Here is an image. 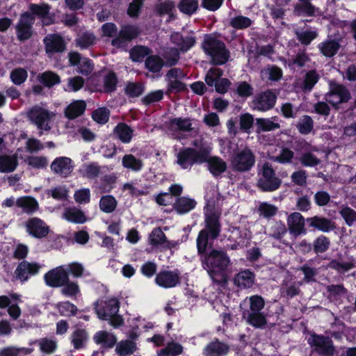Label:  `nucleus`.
Returning a JSON list of instances; mask_svg holds the SVG:
<instances>
[{
    "instance_id": "obj_1",
    "label": "nucleus",
    "mask_w": 356,
    "mask_h": 356,
    "mask_svg": "<svg viewBox=\"0 0 356 356\" xmlns=\"http://www.w3.org/2000/svg\"><path fill=\"white\" fill-rule=\"evenodd\" d=\"M230 259L227 254L218 250H212L202 259V266L211 279L216 282H225L227 280V268Z\"/></svg>"
},
{
    "instance_id": "obj_2",
    "label": "nucleus",
    "mask_w": 356,
    "mask_h": 356,
    "mask_svg": "<svg viewBox=\"0 0 356 356\" xmlns=\"http://www.w3.org/2000/svg\"><path fill=\"white\" fill-rule=\"evenodd\" d=\"M205 197L207 201L205 207V223L207 230H202L197 238V248L200 253L204 252L206 250L208 242L207 232H209L210 233L212 238H216L218 236L220 232V225L218 222L219 213L216 211L215 202L208 194Z\"/></svg>"
},
{
    "instance_id": "obj_3",
    "label": "nucleus",
    "mask_w": 356,
    "mask_h": 356,
    "mask_svg": "<svg viewBox=\"0 0 356 356\" xmlns=\"http://www.w3.org/2000/svg\"><path fill=\"white\" fill-rule=\"evenodd\" d=\"M193 145L196 149L186 148L179 151L177 155V163L183 169L190 168L195 163L206 162L211 152L209 145L202 143L199 145L197 141L193 142Z\"/></svg>"
},
{
    "instance_id": "obj_4",
    "label": "nucleus",
    "mask_w": 356,
    "mask_h": 356,
    "mask_svg": "<svg viewBox=\"0 0 356 356\" xmlns=\"http://www.w3.org/2000/svg\"><path fill=\"white\" fill-rule=\"evenodd\" d=\"M95 310L99 319L108 321L112 326L117 327L122 324V318L118 314L119 302L116 298L98 301Z\"/></svg>"
},
{
    "instance_id": "obj_5",
    "label": "nucleus",
    "mask_w": 356,
    "mask_h": 356,
    "mask_svg": "<svg viewBox=\"0 0 356 356\" xmlns=\"http://www.w3.org/2000/svg\"><path fill=\"white\" fill-rule=\"evenodd\" d=\"M204 51L209 55L213 63L222 65L228 60V52L225 44L211 36H207L202 44Z\"/></svg>"
},
{
    "instance_id": "obj_6",
    "label": "nucleus",
    "mask_w": 356,
    "mask_h": 356,
    "mask_svg": "<svg viewBox=\"0 0 356 356\" xmlns=\"http://www.w3.org/2000/svg\"><path fill=\"white\" fill-rule=\"evenodd\" d=\"M258 176L257 186L261 191L272 192L280 188L282 181L269 163L262 165Z\"/></svg>"
},
{
    "instance_id": "obj_7",
    "label": "nucleus",
    "mask_w": 356,
    "mask_h": 356,
    "mask_svg": "<svg viewBox=\"0 0 356 356\" xmlns=\"http://www.w3.org/2000/svg\"><path fill=\"white\" fill-rule=\"evenodd\" d=\"M55 113L40 106H35L28 113L29 120L40 131H49L51 128Z\"/></svg>"
},
{
    "instance_id": "obj_8",
    "label": "nucleus",
    "mask_w": 356,
    "mask_h": 356,
    "mask_svg": "<svg viewBox=\"0 0 356 356\" xmlns=\"http://www.w3.org/2000/svg\"><path fill=\"white\" fill-rule=\"evenodd\" d=\"M170 40L178 47L177 49H171L169 52L165 54L167 63L170 66H172L175 65L179 60V54L178 49L181 51H186L194 45L195 40L192 36L184 39L179 33H172L170 36Z\"/></svg>"
},
{
    "instance_id": "obj_9",
    "label": "nucleus",
    "mask_w": 356,
    "mask_h": 356,
    "mask_svg": "<svg viewBox=\"0 0 356 356\" xmlns=\"http://www.w3.org/2000/svg\"><path fill=\"white\" fill-rule=\"evenodd\" d=\"M254 156L248 148L236 152L231 161L232 168L239 172L250 170L254 165Z\"/></svg>"
},
{
    "instance_id": "obj_10",
    "label": "nucleus",
    "mask_w": 356,
    "mask_h": 356,
    "mask_svg": "<svg viewBox=\"0 0 356 356\" xmlns=\"http://www.w3.org/2000/svg\"><path fill=\"white\" fill-rule=\"evenodd\" d=\"M308 343L313 350L325 356H332L334 353L332 341L327 337L312 334L308 339Z\"/></svg>"
},
{
    "instance_id": "obj_11",
    "label": "nucleus",
    "mask_w": 356,
    "mask_h": 356,
    "mask_svg": "<svg viewBox=\"0 0 356 356\" xmlns=\"http://www.w3.org/2000/svg\"><path fill=\"white\" fill-rule=\"evenodd\" d=\"M350 98L348 90L343 86L330 83V92L326 95L325 99L333 106L346 102Z\"/></svg>"
},
{
    "instance_id": "obj_12",
    "label": "nucleus",
    "mask_w": 356,
    "mask_h": 356,
    "mask_svg": "<svg viewBox=\"0 0 356 356\" xmlns=\"http://www.w3.org/2000/svg\"><path fill=\"white\" fill-rule=\"evenodd\" d=\"M46 284L52 287L62 286L69 280V275L64 266H58L44 275Z\"/></svg>"
},
{
    "instance_id": "obj_13",
    "label": "nucleus",
    "mask_w": 356,
    "mask_h": 356,
    "mask_svg": "<svg viewBox=\"0 0 356 356\" xmlns=\"http://www.w3.org/2000/svg\"><path fill=\"white\" fill-rule=\"evenodd\" d=\"M68 57L70 65L77 67V72L88 75L92 71L93 65L90 59L81 57L77 52H70Z\"/></svg>"
},
{
    "instance_id": "obj_14",
    "label": "nucleus",
    "mask_w": 356,
    "mask_h": 356,
    "mask_svg": "<svg viewBox=\"0 0 356 356\" xmlns=\"http://www.w3.org/2000/svg\"><path fill=\"white\" fill-rule=\"evenodd\" d=\"M27 232L36 238H42L49 233V227L40 218H32L26 222Z\"/></svg>"
},
{
    "instance_id": "obj_15",
    "label": "nucleus",
    "mask_w": 356,
    "mask_h": 356,
    "mask_svg": "<svg viewBox=\"0 0 356 356\" xmlns=\"http://www.w3.org/2000/svg\"><path fill=\"white\" fill-rule=\"evenodd\" d=\"M155 282L160 287L172 288L179 282V275L175 271L162 270L156 275Z\"/></svg>"
},
{
    "instance_id": "obj_16",
    "label": "nucleus",
    "mask_w": 356,
    "mask_h": 356,
    "mask_svg": "<svg viewBox=\"0 0 356 356\" xmlns=\"http://www.w3.org/2000/svg\"><path fill=\"white\" fill-rule=\"evenodd\" d=\"M51 169L54 173L66 177L73 170L72 160L65 156L58 157L52 162Z\"/></svg>"
},
{
    "instance_id": "obj_17",
    "label": "nucleus",
    "mask_w": 356,
    "mask_h": 356,
    "mask_svg": "<svg viewBox=\"0 0 356 356\" xmlns=\"http://www.w3.org/2000/svg\"><path fill=\"white\" fill-rule=\"evenodd\" d=\"M276 96L271 91H266L258 95L253 101V108L261 111L271 108L275 103Z\"/></svg>"
},
{
    "instance_id": "obj_18",
    "label": "nucleus",
    "mask_w": 356,
    "mask_h": 356,
    "mask_svg": "<svg viewBox=\"0 0 356 356\" xmlns=\"http://www.w3.org/2000/svg\"><path fill=\"white\" fill-rule=\"evenodd\" d=\"M34 18L31 14L24 13L21 16L19 22L17 26L18 38L24 40L30 38L31 35V25Z\"/></svg>"
},
{
    "instance_id": "obj_19",
    "label": "nucleus",
    "mask_w": 356,
    "mask_h": 356,
    "mask_svg": "<svg viewBox=\"0 0 356 356\" xmlns=\"http://www.w3.org/2000/svg\"><path fill=\"white\" fill-rule=\"evenodd\" d=\"M139 34V29L136 26H123L120 31L119 37L112 40V44L117 47L122 46L124 40H131Z\"/></svg>"
},
{
    "instance_id": "obj_20",
    "label": "nucleus",
    "mask_w": 356,
    "mask_h": 356,
    "mask_svg": "<svg viewBox=\"0 0 356 356\" xmlns=\"http://www.w3.org/2000/svg\"><path fill=\"white\" fill-rule=\"evenodd\" d=\"M227 345L219 341H214L207 344L203 349L204 356H224L229 351Z\"/></svg>"
},
{
    "instance_id": "obj_21",
    "label": "nucleus",
    "mask_w": 356,
    "mask_h": 356,
    "mask_svg": "<svg viewBox=\"0 0 356 356\" xmlns=\"http://www.w3.org/2000/svg\"><path fill=\"white\" fill-rule=\"evenodd\" d=\"M255 282V276L249 270H244L239 272L234 278L235 285L241 289H248L252 287Z\"/></svg>"
},
{
    "instance_id": "obj_22",
    "label": "nucleus",
    "mask_w": 356,
    "mask_h": 356,
    "mask_svg": "<svg viewBox=\"0 0 356 356\" xmlns=\"http://www.w3.org/2000/svg\"><path fill=\"white\" fill-rule=\"evenodd\" d=\"M191 120L188 118H175L168 123V131L176 138L179 137L177 134L178 131H189L191 129Z\"/></svg>"
},
{
    "instance_id": "obj_23",
    "label": "nucleus",
    "mask_w": 356,
    "mask_h": 356,
    "mask_svg": "<svg viewBox=\"0 0 356 356\" xmlns=\"http://www.w3.org/2000/svg\"><path fill=\"white\" fill-rule=\"evenodd\" d=\"M311 227L323 232H329L335 229V224L331 220L325 218L314 216L307 219Z\"/></svg>"
},
{
    "instance_id": "obj_24",
    "label": "nucleus",
    "mask_w": 356,
    "mask_h": 356,
    "mask_svg": "<svg viewBox=\"0 0 356 356\" xmlns=\"http://www.w3.org/2000/svg\"><path fill=\"white\" fill-rule=\"evenodd\" d=\"M88 338L89 335L86 330L81 328L75 329L70 337L71 344L75 349L85 348Z\"/></svg>"
},
{
    "instance_id": "obj_25",
    "label": "nucleus",
    "mask_w": 356,
    "mask_h": 356,
    "mask_svg": "<svg viewBox=\"0 0 356 356\" xmlns=\"http://www.w3.org/2000/svg\"><path fill=\"white\" fill-rule=\"evenodd\" d=\"M229 241H234V244L228 245L232 250H236L246 246L248 243V237L245 231L242 232L238 228L234 227L229 237Z\"/></svg>"
},
{
    "instance_id": "obj_26",
    "label": "nucleus",
    "mask_w": 356,
    "mask_h": 356,
    "mask_svg": "<svg viewBox=\"0 0 356 356\" xmlns=\"http://www.w3.org/2000/svg\"><path fill=\"white\" fill-rule=\"evenodd\" d=\"M39 269L40 266L37 264L22 262L17 268V277L22 282L26 281L29 275L36 274Z\"/></svg>"
},
{
    "instance_id": "obj_27",
    "label": "nucleus",
    "mask_w": 356,
    "mask_h": 356,
    "mask_svg": "<svg viewBox=\"0 0 356 356\" xmlns=\"http://www.w3.org/2000/svg\"><path fill=\"white\" fill-rule=\"evenodd\" d=\"M44 41L47 53L59 52L65 49L63 40L58 35H49L44 38Z\"/></svg>"
},
{
    "instance_id": "obj_28",
    "label": "nucleus",
    "mask_w": 356,
    "mask_h": 356,
    "mask_svg": "<svg viewBox=\"0 0 356 356\" xmlns=\"http://www.w3.org/2000/svg\"><path fill=\"white\" fill-rule=\"evenodd\" d=\"M63 218L76 224H83L87 221L84 213L76 207L66 208L63 213Z\"/></svg>"
},
{
    "instance_id": "obj_29",
    "label": "nucleus",
    "mask_w": 356,
    "mask_h": 356,
    "mask_svg": "<svg viewBox=\"0 0 356 356\" xmlns=\"http://www.w3.org/2000/svg\"><path fill=\"white\" fill-rule=\"evenodd\" d=\"M291 232L296 235L301 234L304 229L305 220L303 216L298 212L291 213L287 220Z\"/></svg>"
},
{
    "instance_id": "obj_30",
    "label": "nucleus",
    "mask_w": 356,
    "mask_h": 356,
    "mask_svg": "<svg viewBox=\"0 0 356 356\" xmlns=\"http://www.w3.org/2000/svg\"><path fill=\"white\" fill-rule=\"evenodd\" d=\"M19 149L12 156L2 155L0 156V172H10L14 171L17 165V158Z\"/></svg>"
},
{
    "instance_id": "obj_31",
    "label": "nucleus",
    "mask_w": 356,
    "mask_h": 356,
    "mask_svg": "<svg viewBox=\"0 0 356 356\" xmlns=\"http://www.w3.org/2000/svg\"><path fill=\"white\" fill-rule=\"evenodd\" d=\"M94 341L104 348H111L116 343L117 339L114 334L106 331H99L93 336Z\"/></svg>"
},
{
    "instance_id": "obj_32",
    "label": "nucleus",
    "mask_w": 356,
    "mask_h": 356,
    "mask_svg": "<svg viewBox=\"0 0 356 356\" xmlns=\"http://www.w3.org/2000/svg\"><path fill=\"white\" fill-rule=\"evenodd\" d=\"M206 161L208 163L210 172L214 176L220 175L227 169V163L221 158L217 156L210 157L209 154Z\"/></svg>"
},
{
    "instance_id": "obj_33",
    "label": "nucleus",
    "mask_w": 356,
    "mask_h": 356,
    "mask_svg": "<svg viewBox=\"0 0 356 356\" xmlns=\"http://www.w3.org/2000/svg\"><path fill=\"white\" fill-rule=\"evenodd\" d=\"M86 106V104L83 100L74 101L66 108L65 115L70 119H74L83 113Z\"/></svg>"
},
{
    "instance_id": "obj_34",
    "label": "nucleus",
    "mask_w": 356,
    "mask_h": 356,
    "mask_svg": "<svg viewBox=\"0 0 356 356\" xmlns=\"http://www.w3.org/2000/svg\"><path fill=\"white\" fill-rule=\"evenodd\" d=\"M16 205L22 208L26 213H30L36 211L38 209V203L33 197L26 196L18 198Z\"/></svg>"
},
{
    "instance_id": "obj_35",
    "label": "nucleus",
    "mask_w": 356,
    "mask_h": 356,
    "mask_svg": "<svg viewBox=\"0 0 356 356\" xmlns=\"http://www.w3.org/2000/svg\"><path fill=\"white\" fill-rule=\"evenodd\" d=\"M256 124L259 131H270L280 128V123L277 117L271 118H257Z\"/></svg>"
},
{
    "instance_id": "obj_36",
    "label": "nucleus",
    "mask_w": 356,
    "mask_h": 356,
    "mask_svg": "<svg viewBox=\"0 0 356 356\" xmlns=\"http://www.w3.org/2000/svg\"><path fill=\"white\" fill-rule=\"evenodd\" d=\"M195 205L196 202L193 199L181 197L177 199L175 204V209L177 213L184 214L193 209Z\"/></svg>"
},
{
    "instance_id": "obj_37",
    "label": "nucleus",
    "mask_w": 356,
    "mask_h": 356,
    "mask_svg": "<svg viewBox=\"0 0 356 356\" xmlns=\"http://www.w3.org/2000/svg\"><path fill=\"white\" fill-rule=\"evenodd\" d=\"M122 164L124 168L134 172L140 171L143 166V161L132 154H126L122 159Z\"/></svg>"
},
{
    "instance_id": "obj_38",
    "label": "nucleus",
    "mask_w": 356,
    "mask_h": 356,
    "mask_svg": "<svg viewBox=\"0 0 356 356\" xmlns=\"http://www.w3.org/2000/svg\"><path fill=\"white\" fill-rule=\"evenodd\" d=\"M339 43L334 40H327L318 44L321 52L327 57L333 56L338 51Z\"/></svg>"
},
{
    "instance_id": "obj_39",
    "label": "nucleus",
    "mask_w": 356,
    "mask_h": 356,
    "mask_svg": "<svg viewBox=\"0 0 356 356\" xmlns=\"http://www.w3.org/2000/svg\"><path fill=\"white\" fill-rule=\"evenodd\" d=\"M136 350V343L131 340L120 341L115 348V351L120 356H127L133 354Z\"/></svg>"
},
{
    "instance_id": "obj_40",
    "label": "nucleus",
    "mask_w": 356,
    "mask_h": 356,
    "mask_svg": "<svg viewBox=\"0 0 356 356\" xmlns=\"http://www.w3.org/2000/svg\"><path fill=\"white\" fill-rule=\"evenodd\" d=\"M198 6L197 0H180L177 7L181 13L191 15L197 11Z\"/></svg>"
},
{
    "instance_id": "obj_41",
    "label": "nucleus",
    "mask_w": 356,
    "mask_h": 356,
    "mask_svg": "<svg viewBox=\"0 0 356 356\" xmlns=\"http://www.w3.org/2000/svg\"><path fill=\"white\" fill-rule=\"evenodd\" d=\"M294 12L298 15L312 16L319 13V9L314 6L310 2H302L295 6Z\"/></svg>"
},
{
    "instance_id": "obj_42",
    "label": "nucleus",
    "mask_w": 356,
    "mask_h": 356,
    "mask_svg": "<svg viewBox=\"0 0 356 356\" xmlns=\"http://www.w3.org/2000/svg\"><path fill=\"white\" fill-rule=\"evenodd\" d=\"M30 9L33 14L42 19L44 24H48L50 23L51 19L47 17L49 11V6L47 4H32L30 6Z\"/></svg>"
},
{
    "instance_id": "obj_43",
    "label": "nucleus",
    "mask_w": 356,
    "mask_h": 356,
    "mask_svg": "<svg viewBox=\"0 0 356 356\" xmlns=\"http://www.w3.org/2000/svg\"><path fill=\"white\" fill-rule=\"evenodd\" d=\"M38 343L42 352L47 354L52 353L55 351L57 347V343L55 340L44 338L37 341H32L30 343L31 346L34 343Z\"/></svg>"
},
{
    "instance_id": "obj_44",
    "label": "nucleus",
    "mask_w": 356,
    "mask_h": 356,
    "mask_svg": "<svg viewBox=\"0 0 356 356\" xmlns=\"http://www.w3.org/2000/svg\"><path fill=\"white\" fill-rule=\"evenodd\" d=\"M96 38L91 33H85L76 39V46L81 49H87L95 43Z\"/></svg>"
},
{
    "instance_id": "obj_45",
    "label": "nucleus",
    "mask_w": 356,
    "mask_h": 356,
    "mask_svg": "<svg viewBox=\"0 0 356 356\" xmlns=\"http://www.w3.org/2000/svg\"><path fill=\"white\" fill-rule=\"evenodd\" d=\"M34 348L31 345L28 348L11 346L4 348L3 353L7 356H25L31 354Z\"/></svg>"
},
{
    "instance_id": "obj_46",
    "label": "nucleus",
    "mask_w": 356,
    "mask_h": 356,
    "mask_svg": "<svg viewBox=\"0 0 356 356\" xmlns=\"http://www.w3.org/2000/svg\"><path fill=\"white\" fill-rule=\"evenodd\" d=\"M247 322L255 327H262L266 324V316L261 312L249 313Z\"/></svg>"
},
{
    "instance_id": "obj_47",
    "label": "nucleus",
    "mask_w": 356,
    "mask_h": 356,
    "mask_svg": "<svg viewBox=\"0 0 356 356\" xmlns=\"http://www.w3.org/2000/svg\"><path fill=\"white\" fill-rule=\"evenodd\" d=\"M117 206V201L111 195H105L102 197L99 202V207L101 210L105 213H111Z\"/></svg>"
},
{
    "instance_id": "obj_48",
    "label": "nucleus",
    "mask_w": 356,
    "mask_h": 356,
    "mask_svg": "<svg viewBox=\"0 0 356 356\" xmlns=\"http://www.w3.org/2000/svg\"><path fill=\"white\" fill-rule=\"evenodd\" d=\"M115 134L123 143H129L132 138V130L124 124H119L115 129Z\"/></svg>"
},
{
    "instance_id": "obj_49",
    "label": "nucleus",
    "mask_w": 356,
    "mask_h": 356,
    "mask_svg": "<svg viewBox=\"0 0 356 356\" xmlns=\"http://www.w3.org/2000/svg\"><path fill=\"white\" fill-rule=\"evenodd\" d=\"M165 240V236L160 228L154 229L148 236L149 243L152 246L161 245Z\"/></svg>"
},
{
    "instance_id": "obj_50",
    "label": "nucleus",
    "mask_w": 356,
    "mask_h": 356,
    "mask_svg": "<svg viewBox=\"0 0 356 356\" xmlns=\"http://www.w3.org/2000/svg\"><path fill=\"white\" fill-rule=\"evenodd\" d=\"M60 315L64 316H71L75 315L77 312V307L69 301L59 302L56 305Z\"/></svg>"
},
{
    "instance_id": "obj_51",
    "label": "nucleus",
    "mask_w": 356,
    "mask_h": 356,
    "mask_svg": "<svg viewBox=\"0 0 356 356\" xmlns=\"http://www.w3.org/2000/svg\"><path fill=\"white\" fill-rule=\"evenodd\" d=\"M339 213L347 225H356V211L355 210L348 207H342Z\"/></svg>"
},
{
    "instance_id": "obj_52",
    "label": "nucleus",
    "mask_w": 356,
    "mask_h": 356,
    "mask_svg": "<svg viewBox=\"0 0 356 356\" xmlns=\"http://www.w3.org/2000/svg\"><path fill=\"white\" fill-rule=\"evenodd\" d=\"M38 79L47 87H51L60 82L59 76L51 72H46L41 74L38 76Z\"/></svg>"
},
{
    "instance_id": "obj_53",
    "label": "nucleus",
    "mask_w": 356,
    "mask_h": 356,
    "mask_svg": "<svg viewBox=\"0 0 356 356\" xmlns=\"http://www.w3.org/2000/svg\"><path fill=\"white\" fill-rule=\"evenodd\" d=\"M28 73L27 71L21 67L16 68L10 72V79L12 82L15 85H21L27 79Z\"/></svg>"
},
{
    "instance_id": "obj_54",
    "label": "nucleus",
    "mask_w": 356,
    "mask_h": 356,
    "mask_svg": "<svg viewBox=\"0 0 356 356\" xmlns=\"http://www.w3.org/2000/svg\"><path fill=\"white\" fill-rule=\"evenodd\" d=\"M182 350L183 348L179 343H170L168 344L165 348L161 349L159 355V356H175L181 354Z\"/></svg>"
},
{
    "instance_id": "obj_55",
    "label": "nucleus",
    "mask_w": 356,
    "mask_h": 356,
    "mask_svg": "<svg viewBox=\"0 0 356 356\" xmlns=\"http://www.w3.org/2000/svg\"><path fill=\"white\" fill-rule=\"evenodd\" d=\"M222 75V71L220 69L216 67L211 68L208 71L205 76V81L209 86H213L221 79Z\"/></svg>"
},
{
    "instance_id": "obj_56",
    "label": "nucleus",
    "mask_w": 356,
    "mask_h": 356,
    "mask_svg": "<svg viewBox=\"0 0 356 356\" xmlns=\"http://www.w3.org/2000/svg\"><path fill=\"white\" fill-rule=\"evenodd\" d=\"M313 128V120L308 115L302 117L298 124V129L301 134H309Z\"/></svg>"
},
{
    "instance_id": "obj_57",
    "label": "nucleus",
    "mask_w": 356,
    "mask_h": 356,
    "mask_svg": "<svg viewBox=\"0 0 356 356\" xmlns=\"http://www.w3.org/2000/svg\"><path fill=\"white\" fill-rule=\"evenodd\" d=\"M250 302V312L257 313L261 312V310L264 307V299L259 296H252L249 298Z\"/></svg>"
},
{
    "instance_id": "obj_58",
    "label": "nucleus",
    "mask_w": 356,
    "mask_h": 356,
    "mask_svg": "<svg viewBox=\"0 0 356 356\" xmlns=\"http://www.w3.org/2000/svg\"><path fill=\"white\" fill-rule=\"evenodd\" d=\"M145 65L149 70L156 72L163 67V61L158 56H149L146 60Z\"/></svg>"
},
{
    "instance_id": "obj_59",
    "label": "nucleus",
    "mask_w": 356,
    "mask_h": 356,
    "mask_svg": "<svg viewBox=\"0 0 356 356\" xmlns=\"http://www.w3.org/2000/svg\"><path fill=\"white\" fill-rule=\"evenodd\" d=\"M149 54V49L139 46L132 49L130 51L131 58L136 62L142 60Z\"/></svg>"
},
{
    "instance_id": "obj_60",
    "label": "nucleus",
    "mask_w": 356,
    "mask_h": 356,
    "mask_svg": "<svg viewBox=\"0 0 356 356\" xmlns=\"http://www.w3.org/2000/svg\"><path fill=\"white\" fill-rule=\"evenodd\" d=\"M61 292L63 295L69 297H73L76 296L79 293V287L76 282L67 281L61 289Z\"/></svg>"
},
{
    "instance_id": "obj_61",
    "label": "nucleus",
    "mask_w": 356,
    "mask_h": 356,
    "mask_svg": "<svg viewBox=\"0 0 356 356\" xmlns=\"http://www.w3.org/2000/svg\"><path fill=\"white\" fill-rule=\"evenodd\" d=\"M330 246V241L325 236L318 237L314 243V251L317 253L325 252Z\"/></svg>"
},
{
    "instance_id": "obj_62",
    "label": "nucleus",
    "mask_w": 356,
    "mask_h": 356,
    "mask_svg": "<svg viewBox=\"0 0 356 356\" xmlns=\"http://www.w3.org/2000/svg\"><path fill=\"white\" fill-rule=\"evenodd\" d=\"M109 111L106 108L102 107L95 110L92 113V118L98 123H106L109 117Z\"/></svg>"
},
{
    "instance_id": "obj_63",
    "label": "nucleus",
    "mask_w": 356,
    "mask_h": 356,
    "mask_svg": "<svg viewBox=\"0 0 356 356\" xmlns=\"http://www.w3.org/2000/svg\"><path fill=\"white\" fill-rule=\"evenodd\" d=\"M47 194L55 200H64L67 197L68 191L64 186H58L49 190Z\"/></svg>"
},
{
    "instance_id": "obj_64",
    "label": "nucleus",
    "mask_w": 356,
    "mask_h": 356,
    "mask_svg": "<svg viewBox=\"0 0 356 356\" xmlns=\"http://www.w3.org/2000/svg\"><path fill=\"white\" fill-rule=\"evenodd\" d=\"M300 162L305 166L315 167L321 163V161L313 154L307 152L302 155L300 157Z\"/></svg>"
}]
</instances>
